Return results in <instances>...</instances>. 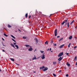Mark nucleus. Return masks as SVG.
<instances>
[{"label": "nucleus", "instance_id": "56", "mask_svg": "<svg viewBox=\"0 0 77 77\" xmlns=\"http://www.w3.org/2000/svg\"><path fill=\"white\" fill-rule=\"evenodd\" d=\"M51 52H53V51H51Z\"/></svg>", "mask_w": 77, "mask_h": 77}, {"label": "nucleus", "instance_id": "55", "mask_svg": "<svg viewBox=\"0 0 77 77\" xmlns=\"http://www.w3.org/2000/svg\"><path fill=\"white\" fill-rule=\"evenodd\" d=\"M15 32H17V31H15Z\"/></svg>", "mask_w": 77, "mask_h": 77}, {"label": "nucleus", "instance_id": "14", "mask_svg": "<svg viewBox=\"0 0 77 77\" xmlns=\"http://www.w3.org/2000/svg\"><path fill=\"white\" fill-rule=\"evenodd\" d=\"M66 65H67L68 66H70V64H69L68 62H67V63Z\"/></svg>", "mask_w": 77, "mask_h": 77}, {"label": "nucleus", "instance_id": "50", "mask_svg": "<svg viewBox=\"0 0 77 77\" xmlns=\"http://www.w3.org/2000/svg\"><path fill=\"white\" fill-rule=\"evenodd\" d=\"M39 57H37V58H36V59H39Z\"/></svg>", "mask_w": 77, "mask_h": 77}, {"label": "nucleus", "instance_id": "33", "mask_svg": "<svg viewBox=\"0 0 77 77\" xmlns=\"http://www.w3.org/2000/svg\"><path fill=\"white\" fill-rule=\"evenodd\" d=\"M56 45H57L56 44H54V46H56Z\"/></svg>", "mask_w": 77, "mask_h": 77}, {"label": "nucleus", "instance_id": "19", "mask_svg": "<svg viewBox=\"0 0 77 77\" xmlns=\"http://www.w3.org/2000/svg\"><path fill=\"white\" fill-rule=\"evenodd\" d=\"M67 27H69V23H67Z\"/></svg>", "mask_w": 77, "mask_h": 77}, {"label": "nucleus", "instance_id": "53", "mask_svg": "<svg viewBox=\"0 0 77 77\" xmlns=\"http://www.w3.org/2000/svg\"><path fill=\"white\" fill-rule=\"evenodd\" d=\"M34 73H36V72H35V71H34Z\"/></svg>", "mask_w": 77, "mask_h": 77}, {"label": "nucleus", "instance_id": "27", "mask_svg": "<svg viewBox=\"0 0 77 77\" xmlns=\"http://www.w3.org/2000/svg\"><path fill=\"white\" fill-rule=\"evenodd\" d=\"M23 39H26V38H27V37H25V36H23Z\"/></svg>", "mask_w": 77, "mask_h": 77}, {"label": "nucleus", "instance_id": "42", "mask_svg": "<svg viewBox=\"0 0 77 77\" xmlns=\"http://www.w3.org/2000/svg\"><path fill=\"white\" fill-rule=\"evenodd\" d=\"M14 45H16V43H14Z\"/></svg>", "mask_w": 77, "mask_h": 77}, {"label": "nucleus", "instance_id": "32", "mask_svg": "<svg viewBox=\"0 0 77 77\" xmlns=\"http://www.w3.org/2000/svg\"><path fill=\"white\" fill-rule=\"evenodd\" d=\"M65 26H66L67 24V23H66V22H65Z\"/></svg>", "mask_w": 77, "mask_h": 77}, {"label": "nucleus", "instance_id": "29", "mask_svg": "<svg viewBox=\"0 0 77 77\" xmlns=\"http://www.w3.org/2000/svg\"><path fill=\"white\" fill-rule=\"evenodd\" d=\"M53 75H54V77H56V74H53Z\"/></svg>", "mask_w": 77, "mask_h": 77}, {"label": "nucleus", "instance_id": "31", "mask_svg": "<svg viewBox=\"0 0 77 77\" xmlns=\"http://www.w3.org/2000/svg\"><path fill=\"white\" fill-rule=\"evenodd\" d=\"M74 20H73V21H72V22H71V23H70V24H72V23H73V22H74Z\"/></svg>", "mask_w": 77, "mask_h": 77}, {"label": "nucleus", "instance_id": "44", "mask_svg": "<svg viewBox=\"0 0 77 77\" xmlns=\"http://www.w3.org/2000/svg\"><path fill=\"white\" fill-rule=\"evenodd\" d=\"M51 48H50V50H49V51H51Z\"/></svg>", "mask_w": 77, "mask_h": 77}, {"label": "nucleus", "instance_id": "10", "mask_svg": "<svg viewBox=\"0 0 77 77\" xmlns=\"http://www.w3.org/2000/svg\"><path fill=\"white\" fill-rule=\"evenodd\" d=\"M63 46H64V45H63L61 46H59L60 48H62Z\"/></svg>", "mask_w": 77, "mask_h": 77}, {"label": "nucleus", "instance_id": "18", "mask_svg": "<svg viewBox=\"0 0 77 77\" xmlns=\"http://www.w3.org/2000/svg\"><path fill=\"white\" fill-rule=\"evenodd\" d=\"M11 37H12V38H14V39H15V37L14 36V35H11Z\"/></svg>", "mask_w": 77, "mask_h": 77}, {"label": "nucleus", "instance_id": "6", "mask_svg": "<svg viewBox=\"0 0 77 77\" xmlns=\"http://www.w3.org/2000/svg\"><path fill=\"white\" fill-rule=\"evenodd\" d=\"M32 50H33V49L32 48V47H30V48L28 49V51H32Z\"/></svg>", "mask_w": 77, "mask_h": 77}, {"label": "nucleus", "instance_id": "39", "mask_svg": "<svg viewBox=\"0 0 77 77\" xmlns=\"http://www.w3.org/2000/svg\"><path fill=\"white\" fill-rule=\"evenodd\" d=\"M16 64L17 65H20V64H17V63H16Z\"/></svg>", "mask_w": 77, "mask_h": 77}, {"label": "nucleus", "instance_id": "48", "mask_svg": "<svg viewBox=\"0 0 77 77\" xmlns=\"http://www.w3.org/2000/svg\"><path fill=\"white\" fill-rule=\"evenodd\" d=\"M61 71V70H60L59 71V72H60Z\"/></svg>", "mask_w": 77, "mask_h": 77}, {"label": "nucleus", "instance_id": "49", "mask_svg": "<svg viewBox=\"0 0 77 77\" xmlns=\"http://www.w3.org/2000/svg\"><path fill=\"white\" fill-rule=\"evenodd\" d=\"M35 51H36V49H35V50L34 51V52H35Z\"/></svg>", "mask_w": 77, "mask_h": 77}, {"label": "nucleus", "instance_id": "24", "mask_svg": "<svg viewBox=\"0 0 77 77\" xmlns=\"http://www.w3.org/2000/svg\"><path fill=\"white\" fill-rule=\"evenodd\" d=\"M53 64L54 65H56V62H53Z\"/></svg>", "mask_w": 77, "mask_h": 77}, {"label": "nucleus", "instance_id": "40", "mask_svg": "<svg viewBox=\"0 0 77 77\" xmlns=\"http://www.w3.org/2000/svg\"><path fill=\"white\" fill-rule=\"evenodd\" d=\"M60 38V36H57V38Z\"/></svg>", "mask_w": 77, "mask_h": 77}, {"label": "nucleus", "instance_id": "57", "mask_svg": "<svg viewBox=\"0 0 77 77\" xmlns=\"http://www.w3.org/2000/svg\"><path fill=\"white\" fill-rule=\"evenodd\" d=\"M76 28H77V26H76V27H75V29H76Z\"/></svg>", "mask_w": 77, "mask_h": 77}, {"label": "nucleus", "instance_id": "21", "mask_svg": "<svg viewBox=\"0 0 77 77\" xmlns=\"http://www.w3.org/2000/svg\"><path fill=\"white\" fill-rule=\"evenodd\" d=\"M4 36H6V37H8V35H6L5 33H4Z\"/></svg>", "mask_w": 77, "mask_h": 77}, {"label": "nucleus", "instance_id": "51", "mask_svg": "<svg viewBox=\"0 0 77 77\" xmlns=\"http://www.w3.org/2000/svg\"><path fill=\"white\" fill-rule=\"evenodd\" d=\"M75 39H76L77 38V37H75Z\"/></svg>", "mask_w": 77, "mask_h": 77}, {"label": "nucleus", "instance_id": "43", "mask_svg": "<svg viewBox=\"0 0 77 77\" xmlns=\"http://www.w3.org/2000/svg\"><path fill=\"white\" fill-rule=\"evenodd\" d=\"M2 51L5 52V50H2Z\"/></svg>", "mask_w": 77, "mask_h": 77}, {"label": "nucleus", "instance_id": "9", "mask_svg": "<svg viewBox=\"0 0 77 77\" xmlns=\"http://www.w3.org/2000/svg\"><path fill=\"white\" fill-rule=\"evenodd\" d=\"M11 45V46L13 47H14V48H15V49H16V48H15V46H14V45L13 44L11 43L10 44Z\"/></svg>", "mask_w": 77, "mask_h": 77}, {"label": "nucleus", "instance_id": "8", "mask_svg": "<svg viewBox=\"0 0 77 77\" xmlns=\"http://www.w3.org/2000/svg\"><path fill=\"white\" fill-rule=\"evenodd\" d=\"M34 40L35 41L36 43L38 44V39H37V38H35Z\"/></svg>", "mask_w": 77, "mask_h": 77}, {"label": "nucleus", "instance_id": "36", "mask_svg": "<svg viewBox=\"0 0 77 77\" xmlns=\"http://www.w3.org/2000/svg\"><path fill=\"white\" fill-rule=\"evenodd\" d=\"M66 55H68V54H69V53H66Z\"/></svg>", "mask_w": 77, "mask_h": 77}, {"label": "nucleus", "instance_id": "34", "mask_svg": "<svg viewBox=\"0 0 77 77\" xmlns=\"http://www.w3.org/2000/svg\"><path fill=\"white\" fill-rule=\"evenodd\" d=\"M68 75H69L67 74L66 75V77H68Z\"/></svg>", "mask_w": 77, "mask_h": 77}, {"label": "nucleus", "instance_id": "12", "mask_svg": "<svg viewBox=\"0 0 77 77\" xmlns=\"http://www.w3.org/2000/svg\"><path fill=\"white\" fill-rule=\"evenodd\" d=\"M10 60H11V61H13V62H14L15 60L13 58H10Z\"/></svg>", "mask_w": 77, "mask_h": 77}, {"label": "nucleus", "instance_id": "25", "mask_svg": "<svg viewBox=\"0 0 77 77\" xmlns=\"http://www.w3.org/2000/svg\"><path fill=\"white\" fill-rule=\"evenodd\" d=\"M27 15H28V14H26L25 15V17L26 18H27Z\"/></svg>", "mask_w": 77, "mask_h": 77}, {"label": "nucleus", "instance_id": "46", "mask_svg": "<svg viewBox=\"0 0 77 77\" xmlns=\"http://www.w3.org/2000/svg\"><path fill=\"white\" fill-rule=\"evenodd\" d=\"M18 30H19V31L20 32H21V30H20V29H18Z\"/></svg>", "mask_w": 77, "mask_h": 77}, {"label": "nucleus", "instance_id": "26", "mask_svg": "<svg viewBox=\"0 0 77 77\" xmlns=\"http://www.w3.org/2000/svg\"><path fill=\"white\" fill-rule=\"evenodd\" d=\"M12 41H14V42H16V41H15V40H14V39L13 38H12Z\"/></svg>", "mask_w": 77, "mask_h": 77}, {"label": "nucleus", "instance_id": "11", "mask_svg": "<svg viewBox=\"0 0 77 77\" xmlns=\"http://www.w3.org/2000/svg\"><path fill=\"white\" fill-rule=\"evenodd\" d=\"M35 59H36V56L34 55V57L32 58V60H35Z\"/></svg>", "mask_w": 77, "mask_h": 77}, {"label": "nucleus", "instance_id": "37", "mask_svg": "<svg viewBox=\"0 0 77 77\" xmlns=\"http://www.w3.org/2000/svg\"><path fill=\"white\" fill-rule=\"evenodd\" d=\"M41 52L42 53H44V51H41Z\"/></svg>", "mask_w": 77, "mask_h": 77}, {"label": "nucleus", "instance_id": "16", "mask_svg": "<svg viewBox=\"0 0 77 77\" xmlns=\"http://www.w3.org/2000/svg\"><path fill=\"white\" fill-rule=\"evenodd\" d=\"M15 47L17 48V49H18L19 48V47H18V46L17 45H15Z\"/></svg>", "mask_w": 77, "mask_h": 77}, {"label": "nucleus", "instance_id": "23", "mask_svg": "<svg viewBox=\"0 0 77 77\" xmlns=\"http://www.w3.org/2000/svg\"><path fill=\"white\" fill-rule=\"evenodd\" d=\"M70 46H71V43H69L68 45V47L69 48L70 47Z\"/></svg>", "mask_w": 77, "mask_h": 77}, {"label": "nucleus", "instance_id": "1", "mask_svg": "<svg viewBox=\"0 0 77 77\" xmlns=\"http://www.w3.org/2000/svg\"><path fill=\"white\" fill-rule=\"evenodd\" d=\"M40 69H42V70L43 71H47L48 69V68L47 67H46L45 68L44 67V66H43L42 67H41L40 68Z\"/></svg>", "mask_w": 77, "mask_h": 77}, {"label": "nucleus", "instance_id": "35", "mask_svg": "<svg viewBox=\"0 0 77 77\" xmlns=\"http://www.w3.org/2000/svg\"><path fill=\"white\" fill-rule=\"evenodd\" d=\"M77 48V46H75L74 47V48Z\"/></svg>", "mask_w": 77, "mask_h": 77}, {"label": "nucleus", "instance_id": "38", "mask_svg": "<svg viewBox=\"0 0 77 77\" xmlns=\"http://www.w3.org/2000/svg\"><path fill=\"white\" fill-rule=\"evenodd\" d=\"M49 50H50V49L49 48H48V49H47V51H49Z\"/></svg>", "mask_w": 77, "mask_h": 77}, {"label": "nucleus", "instance_id": "59", "mask_svg": "<svg viewBox=\"0 0 77 77\" xmlns=\"http://www.w3.org/2000/svg\"><path fill=\"white\" fill-rule=\"evenodd\" d=\"M48 77H50V76H48Z\"/></svg>", "mask_w": 77, "mask_h": 77}, {"label": "nucleus", "instance_id": "3", "mask_svg": "<svg viewBox=\"0 0 77 77\" xmlns=\"http://www.w3.org/2000/svg\"><path fill=\"white\" fill-rule=\"evenodd\" d=\"M68 21V19L66 20H65L64 21H63V23H61V25H63L65 23V22H67Z\"/></svg>", "mask_w": 77, "mask_h": 77}, {"label": "nucleus", "instance_id": "30", "mask_svg": "<svg viewBox=\"0 0 77 77\" xmlns=\"http://www.w3.org/2000/svg\"><path fill=\"white\" fill-rule=\"evenodd\" d=\"M53 43V41L51 40V44H52Z\"/></svg>", "mask_w": 77, "mask_h": 77}, {"label": "nucleus", "instance_id": "2", "mask_svg": "<svg viewBox=\"0 0 77 77\" xmlns=\"http://www.w3.org/2000/svg\"><path fill=\"white\" fill-rule=\"evenodd\" d=\"M63 54V53L61 52L59 54V55L58 56V57H60V56H62V55Z\"/></svg>", "mask_w": 77, "mask_h": 77}, {"label": "nucleus", "instance_id": "22", "mask_svg": "<svg viewBox=\"0 0 77 77\" xmlns=\"http://www.w3.org/2000/svg\"><path fill=\"white\" fill-rule=\"evenodd\" d=\"M75 60H77V56H75V58H74Z\"/></svg>", "mask_w": 77, "mask_h": 77}, {"label": "nucleus", "instance_id": "47", "mask_svg": "<svg viewBox=\"0 0 77 77\" xmlns=\"http://www.w3.org/2000/svg\"><path fill=\"white\" fill-rule=\"evenodd\" d=\"M2 45H3V46H5V45H3V43H2Z\"/></svg>", "mask_w": 77, "mask_h": 77}, {"label": "nucleus", "instance_id": "15", "mask_svg": "<svg viewBox=\"0 0 77 77\" xmlns=\"http://www.w3.org/2000/svg\"><path fill=\"white\" fill-rule=\"evenodd\" d=\"M63 38H60L59 40V42H60V41H62V40H63Z\"/></svg>", "mask_w": 77, "mask_h": 77}, {"label": "nucleus", "instance_id": "58", "mask_svg": "<svg viewBox=\"0 0 77 77\" xmlns=\"http://www.w3.org/2000/svg\"><path fill=\"white\" fill-rule=\"evenodd\" d=\"M29 60H30V61H31V60L30 59Z\"/></svg>", "mask_w": 77, "mask_h": 77}, {"label": "nucleus", "instance_id": "54", "mask_svg": "<svg viewBox=\"0 0 77 77\" xmlns=\"http://www.w3.org/2000/svg\"><path fill=\"white\" fill-rule=\"evenodd\" d=\"M64 68H65L64 69H66V68L65 67Z\"/></svg>", "mask_w": 77, "mask_h": 77}, {"label": "nucleus", "instance_id": "41", "mask_svg": "<svg viewBox=\"0 0 77 77\" xmlns=\"http://www.w3.org/2000/svg\"><path fill=\"white\" fill-rule=\"evenodd\" d=\"M31 17V16L29 15V18H30Z\"/></svg>", "mask_w": 77, "mask_h": 77}, {"label": "nucleus", "instance_id": "52", "mask_svg": "<svg viewBox=\"0 0 77 77\" xmlns=\"http://www.w3.org/2000/svg\"><path fill=\"white\" fill-rule=\"evenodd\" d=\"M76 65H77V62H76Z\"/></svg>", "mask_w": 77, "mask_h": 77}, {"label": "nucleus", "instance_id": "28", "mask_svg": "<svg viewBox=\"0 0 77 77\" xmlns=\"http://www.w3.org/2000/svg\"><path fill=\"white\" fill-rule=\"evenodd\" d=\"M45 43V44H48V41H46Z\"/></svg>", "mask_w": 77, "mask_h": 77}, {"label": "nucleus", "instance_id": "4", "mask_svg": "<svg viewBox=\"0 0 77 77\" xmlns=\"http://www.w3.org/2000/svg\"><path fill=\"white\" fill-rule=\"evenodd\" d=\"M57 29H56L54 31V34H55V36H57Z\"/></svg>", "mask_w": 77, "mask_h": 77}, {"label": "nucleus", "instance_id": "20", "mask_svg": "<svg viewBox=\"0 0 77 77\" xmlns=\"http://www.w3.org/2000/svg\"><path fill=\"white\" fill-rule=\"evenodd\" d=\"M8 27H9V28H11V27H12V26L9 24L8 25Z\"/></svg>", "mask_w": 77, "mask_h": 77}, {"label": "nucleus", "instance_id": "7", "mask_svg": "<svg viewBox=\"0 0 77 77\" xmlns=\"http://www.w3.org/2000/svg\"><path fill=\"white\" fill-rule=\"evenodd\" d=\"M44 56H45V55H44V54L42 55L41 57V58H42V59H44V58L45 57Z\"/></svg>", "mask_w": 77, "mask_h": 77}, {"label": "nucleus", "instance_id": "5", "mask_svg": "<svg viewBox=\"0 0 77 77\" xmlns=\"http://www.w3.org/2000/svg\"><path fill=\"white\" fill-rule=\"evenodd\" d=\"M62 59V57H60L58 59V60H59V62H60V61H61Z\"/></svg>", "mask_w": 77, "mask_h": 77}, {"label": "nucleus", "instance_id": "13", "mask_svg": "<svg viewBox=\"0 0 77 77\" xmlns=\"http://www.w3.org/2000/svg\"><path fill=\"white\" fill-rule=\"evenodd\" d=\"M25 46H26V47H30V45H25Z\"/></svg>", "mask_w": 77, "mask_h": 77}, {"label": "nucleus", "instance_id": "45", "mask_svg": "<svg viewBox=\"0 0 77 77\" xmlns=\"http://www.w3.org/2000/svg\"><path fill=\"white\" fill-rule=\"evenodd\" d=\"M2 39L3 41H5V39L3 38H2Z\"/></svg>", "mask_w": 77, "mask_h": 77}, {"label": "nucleus", "instance_id": "17", "mask_svg": "<svg viewBox=\"0 0 77 77\" xmlns=\"http://www.w3.org/2000/svg\"><path fill=\"white\" fill-rule=\"evenodd\" d=\"M72 36H70L69 38V39H72Z\"/></svg>", "mask_w": 77, "mask_h": 77}]
</instances>
